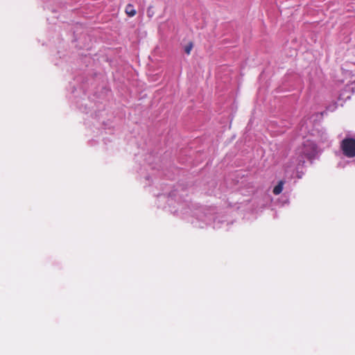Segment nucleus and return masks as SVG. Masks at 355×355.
<instances>
[{"label":"nucleus","mask_w":355,"mask_h":355,"mask_svg":"<svg viewBox=\"0 0 355 355\" xmlns=\"http://www.w3.org/2000/svg\"><path fill=\"white\" fill-rule=\"evenodd\" d=\"M343 154L348 157H355V139L346 137L342 140L340 146Z\"/></svg>","instance_id":"obj_1"},{"label":"nucleus","mask_w":355,"mask_h":355,"mask_svg":"<svg viewBox=\"0 0 355 355\" xmlns=\"http://www.w3.org/2000/svg\"><path fill=\"white\" fill-rule=\"evenodd\" d=\"M284 182L281 180L278 182L277 185H276L273 189V193L275 195H279L282 193L283 190V186H284Z\"/></svg>","instance_id":"obj_4"},{"label":"nucleus","mask_w":355,"mask_h":355,"mask_svg":"<svg viewBox=\"0 0 355 355\" xmlns=\"http://www.w3.org/2000/svg\"><path fill=\"white\" fill-rule=\"evenodd\" d=\"M302 153L308 159H313L318 153V146L313 141L307 140L303 144Z\"/></svg>","instance_id":"obj_2"},{"label":"nucleus","mask_w":355,"mask_h":355,"mask_svg":"<svg viewBox=\"0 0 355 355\" xmlns=\"http://www.w3.org/2000/svg\"><path fill=\"white\" fill-rule=\"evenodd\" d=\"M155 15V11L153 10V6H150L147 9V16L148 18H152Z\"/></svg>","instance_id":"obj_6"},{"label":"nucleus","mask_w":355,"mask_h":355,"mask_svg":"<svg viewBox=\"0 0 355 355\" xmlns=\"http://www.w3.org/2000/svg\"><path fill=\"white\" fill-rule=\"evenodd\" d=\"M125 12L129 17H134L137 13L136 10L134 8L133 5L131 3H128L125 6Z\"/></svg>","instance_id":"obj_3"},{"label":"nucleus","mask_w":355,"mask_h":355,"mask_svg":"<svg viewBox=\"0 0 355 355\" xmlns=\"http://www.w3.org/2000/svg\"><path fill=\"white\" fill-rule=\"evenodd\" d=\"M193 47V44L192 42H189L187 45L184 46V51L187 55L191 53V51Z\"/></svg>","instance_id":"obj_5"}]
</instances>
